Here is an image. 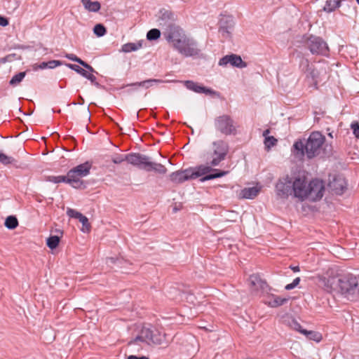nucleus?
<instances>
[{
	"instance_id": "obj_1",
	"label": "nucleus",
	"mask_w": 359,
	"mask_h": 359,
	"mask_svg": "<svg viewBox=\"0 0 359 359\" xmlns=\"http://www.w3.org/2000/svg\"><path fill=\"white\" fill-rule=\"evenodd\" d=\"M163 36L181 55L185 57H199L201 55V49L198 43L194 39L188 37L180 27L169 25L163 32Z\"/></svg>"
},
{
	"instance_id": "obj_2",
	"label": "nucleus",
	"mask_w": 359,
	"mask_h": 359,
	"mask_svg": "<svg viewBox=\"0 0 359 359\" xmlns=\"http://www.w3.org/2000/svg\"><path fill=\"white\" fill-rule=\"evenodd\" d=\"M318 284L328 292H336L344 294H353L358 287L357 278L351 275H334L327 272L325 275L318 276Z\"/></svg>"
},
{
	"instance_id": "obj_3",
	"label": "nucleus",
	"mask_w": 359,
	"mask_h": 359,
	"mask_svg": "<svg viewBox=\"0 0 359 359\" xmlns=\"http://www.w3.org/2000/svg\"><path fill=\"white\" fill-rule=\"evenodd\" d=\"M111 161L116 164L126 161L128 163L147 172L154 171L161 175L167 172V168L163 165L153 162L150 157L140 153H130L125 156L116 154L111 158Z\"/></svg>"
},
{
	"instance_id": "obj_4",
	"label": "nucleus",
	"mask_w": 359,
	"mask_h": 359,
	"mask_svg": "<svg viewBox=\"0 0 359 359\" xmlns=\"http://www.w3.org/2000/svg\"><path fill=\"white\" fill-rule=\"evenodd\" d=\"M325 141V136L320 132L316 131L310 134L306 143L298 140L293 144V153L298 157H302L304 154L309 158H312L320 154L323 144Z\"/></svg>"
},
{
	"instance_id": "obj_5",
	"label": "nucleus",
	"mask_w": 359,
	"mask_h": 359,
	"mask_svg": "<svg viewBox=\"0 0 359 359\" xmlns=\"http://www.w3.org/2000/svg\"><path fill=\"white\" fill-rule=\"evenodd\" d=\"M167 341L166 334L156 329L143 327L138 336L135 339L130 341V346L140 345V343H144L147 345L156 344L160 345Z\"/></svg>"
},
{
	"instance_id": "obj_6",
	"label": "nucleus",
	"mask_w": 359,
	"mask_h": 359,
	"mask_svg": "<svg viewBox=\"0 0 359 359\" xmlns=\"http://www.w3.org/2000/svg\"><path fill=\"white\" fill-rule=\"evenodd\" d=\"M90 168L91 165L86 162L71 169L67 175V184L74 188H81L83 185V181L81 179L90 173Z\"/></svg>"
},
{
	"instance_id": "obj_7",
	"label": "nucleus",
	"mask_w": 359,
	"mask_h": 359,
	"mask_svg": "<svg viewBox=\"0 0 359 359\" xmlns=\"http://www.w3.org/2000/svg\"><path fill=\"white\" fill-rule=\"evenodd\" d=\"M211 166L212 165H201L195 168H190L191 173H192V180L196 179L199 177H203L200 180L201 182H205L215 178L222 177L229 173V171L212 169Z\"/></svg>"
},
{
	"instance_id": "obj_8",
	"label": "nucleus",
	"mask_w": 359,
	"mask_h": 359,
	"mask_svg": "<svg viewBox=\"0 0 359 359\" xmlns=\"http://www.w3.org/2000/svg\"><path fill=\"white\" fill-rule=\"evenodd\" d=\"M306 47L312 54L327 55L329 48L327 43L320 37L311 35L304 41Z\"/></svg>"
},
{
	"instance_id": "obj_9",
	"label": "nucleus",
	"mask_w": 359,
	"mask_h": 359,
	"mask_svg": "<svg viewBox=\"0 0 359 359\" xmlns=\"http://www.w3.org/2000/svg\"><path fill=\"white\" fill-rule=\"evenodd\" d=\"M215 126L221 133L229 135L236 133V125L233 118L226 114L218 116L215 120Z\"/></svg>"
},
{
	"instance_id": "obj_10",
	"label": "nucleus",
	"mask_w": 359,
	"mask_h": 359,
	"mask_svg": "<svg viewBox=\"0 0 359 359\" xmlns=\"http://www.w3.org/2000/svg\"><path fill=\"white\" fill-rule=\"evenodd\" d=\"M293 196L301 201L306 198V189L309 184L306 178L304 175L293 174L292 175Z\"/></svg>"
},
{
	"instance_id": "obj_11",
	"label": "nucleus",
	"mask_w": 359,
	"mask_h": 359,
	"mask_svg": "<svg viewBox=\"0 0 359 359\" xmlns=\"http://www.w3.org/2000/svg\"><path fill=\"white\" fill-rule=\"evenodd\" d=\"M292 184V175L279 178L275 187L277 196L286 199L290 195H293Z\"/></svg>"
},
{
	"instance_id": "obj_12",
	"label": "nucleus",
	"mask_w": 359,
	"mask_h": 359,
	"mask_svg": "<svg viewBox=\"0 0 359 359\" xmlns=\"http://www.w3.org/2000/svg\"><path fill=\"white\" fill-rule=\"evenodd\" d=\"M229 151V146L222 140L215 141L212 143V159L210 163L212 166H217L224 160Z\"/></svg>"
},
{
	"instance_id": "obj_13",
	"label": "nucleus",
	"mask_w": 359,
	"mask_h": 359,
	"mask_svg": "<svg viewBox=\"0 0 359 359\" xmlns=\"http://www.w3.org/2000/svg\"><path fill=\"white\" fill-rule=\"evenodd\" d=\"M324 189L325 187L321 180H313L311 181L306 189V198L313 201L320 199L323 196Z\"/></svg>"
},
{
	"instance_id": "obj_14",
	"label": "nucleus",
	"mask_w": 359,
	"mask_h": 359,
	"mask_svg": "<svg viewBox=\"0 0 359 359\" xmlns=\"http://www.w3.org/2000/svg\"><path fill=\"white\" fill-rule=\"evenodd\" d=\"M251 290L255 293H263L268 289L266 282L262 280L258 274H252L249 278Z\"/></svg>"
},
{
	"instance_id": "obj_15",
	"label": "nucleus",
	"mask_w": 359,
	"mask_h": 359,
	"mask_svg": "<svg viewBox=\"0 0 359 359\" xmlns=\"http://www.w3.org/2000/svg\"><path fill=\"white\" fill-rule=\"evenodd\" d=\"M228 64L238 68H244L247 67L246 62L243 61L241 56L235 54L226 55L219 61V65L220 66H226Z\"/></svg>"
},
{
	"instance_id": "obj_16",
	"label": "nucleus",
	"mask_w": 359,
	"mask_h": 359,
	"mask_svg": "<svg viewBox=\"0 0 359 359\" xmlns=\"http://www.w3.org/2000/svg\"><path fill=\"white\" fill-rule=\"evenodd\" d=\"M191 173V169H185L182 170H177L176 172H172L169 175V179L170 181L175 184H180L185 181L192 180Z\"/></svg>"
},
{
	"instance_id": "obj_17",
	"label": "nucleus",
	"mask_w": 359,
	"mask_h": 359,
	"mask_svg": "<svg viewBox=\"0 0 359 359\" xmlns=\"http://www.w3.org/2000/svg\"><path fill=\"white\" fill-rule=\"evenodd\" d=\"M328 186L334 194L341 195L346 189V182L344 177L338 176L334 177L333 180L329 182Z\"/></svg>"
},
{
	"instance_id": "obj_18",
	"label": "nucleus",
	"mask_w": 359,
	"mask_h": 359,
	"mask_svg": "<svg viewBox=\"0 0 359 359\" xmlns=\"http://www.w3.org/2000/svg\"><path fill=\"white\" fill-rule=\"evenodd\" d=\"M184 86L190 90H192L197 93H205L206 95L213 94L215 92L206 87L202 86L199 85L198 83L194 82L192 81H184Z\"/></svg>"
},
{
	"instance_id": "obj_19",
	"label": "nucleus",
	"mask_w": 359,
	"mask_h": 359,
	"mask_svg": "<svg viewBox=\"0 0 359 359\" xmlns=\"http://www.w3.org/2000/svg\"><path fill=\"white\" fill-rule=\"evenodd\" d=\"M233 26V20L231 17L227 18L225 21L224 19H222L220 21V27L219 28V32L224 38H227L230 36L231 29Z\"/></svg>"
},
{
	"instance_id": "obj_20",
	"label": "nucleus",
	"mask_w": 359,
	"mask_h": 359,
	"mask_svg": "<svg viewBox=\"0 0 359 359\" xmlns=\"http://www.w3.org/2000/svg\"><path fill=\"white\" fill-rule=\"evenodd\" d=\"M162 82H163V81H161L160 79H147V80L140 81V82H135V83H130V84L126 85V86L144 87L145 88H149V87H151L152 86L153 83H160ZM124 87H126V86H124L123 88H124Z\"/></svg>"
},
{
	"instance_id": "obj_21",
	"label": "nucleus",
	"mask_w": 359,
	"mask_h": 359,
	"mask_svg": "<svg viewBox=\"0 0 359 359\" xmlns=\"http://www.w3.org/2000/svg\"><path fill=\"white\" fill-rule=\"evenodd\" d=\"M85 8L89 12H97L100 9V4L97 1H92L91 0H81Z\"/></svg>"
},
{
	"instance_id": "obj_22",
	"label": "nucleus",
	"mask_w": 359,
	"mask_h": 359,
	"mask_svg": "<svg viewBox=\"0 0 359 359\" xmlns=\"http://www.w3.org/2000/svg\"><path fill=\"white\" fill-rule=\"evenodd\" d=\"M301 65L302 66L305 65L306 67V72H307L306 77H308V78L311 77L312 79V81L316 85L318 83V81L316 79L317 76H318V72L316 69H312L311 67H309L308 60H302Z\"/></svg>"
},
{
	"instance_id": "obj_23",
	"label": "nucleus",
	"mask_w": 359,
	"mask_h": 359,
	"mask_svg": "<svg viewBox=\"0 0 359 359\" xmlns=\"http://www.w3.org/2000/svg\"><path fill=\"white\" fill-rule=\"evenodd\" d=\"M259 191V189L255 187L245 188L243 190H241V196L242 198H244L252 199V198H255L257 196Z\"/></svg>"
},
{
	"instance_id": "obj_24",
	"label": "nucleus",
	"mask_w": 359,
	"mask_h": 359,
	"mask_svg": "<svg viewBox=\"0 0 359 359\" xmlns=\"http://www.w3.org/2000/svg\"><path fill=\"white\" fill-rule=\"evenodd\" d=\"M65 57L70 60L78 62L89 72H94V69L90 65L78 57L76 55L72 53H66Z\"/></svg>"
},
{
	"instance_id": "obj_25",
	"label": "nucleus",
	"mask_w": 359,
	"mask_h": 359,
	"mask_svg": "<svg viewBox=\"0 0 359 359\" xmlns=\"http://www.w3.org/2000/svg\"><path fill=\"white\" fill-rule=\"evenodd\" d=\"M287 302V299L282 298L279 296L272 295L269 297L268 304L271 307H277L281 306Z\"/></svg>"
},
{
	"instance_id": "obj_26",
	"label": "nucleus",
	"mask_w": 359,
	"mask_h": 359,
	"mask_svg": "<svg viewBox=\"0 0 359 359\" xmlns=\"http://www.w3.org/2000/svg\"><path fill=\"white\" fill-rule=\"evenodd\" d=\"M341 5V1L339 0H327L323 7V11L327 13L334 11L337 8Z\"/></svg>"
},
{
	"instance_id": "obj_27",
	"label": "nucleus",
	"mask_w": 359,
	"mask_h": 359,
	"mask_svg": "<svg viewBox=\"0 0 359 359\" xmlns=\"http://www.w3.org/2000/svg\"><path fill=\"white\" fill-rule=\"evenodd\" d=\"M142 46V42L138 43H127L123 44L121 50L124 53H130L140 49Z\"/></svg>"
},
{
	"instance_id": "obj_28",
	"label": "nucleus",
	"mask_w": 359,
	"mask_h": 359,
	"mask_svg": "<svg viewBox=\"0 0 359 359\" xmlns=\"http://www.w3.org/2000/svg\"><path fill=\"white\" fill-rule=\"evenodd\" d=\"M300 333L304 334L307 339L317 342L322 339L321 334L316 331L300 330Z\"/></svg>"
},
{
	"instance_id": "obj_29",
	"label": "nucleus",
	"mask_w": 359,
	"mask_h": 359,
	"mask_svg": "<svg viewBox=\"0 0 359 359\" xmlns=\"http://www.w3.org/2000/svg\"><path fill=\"white\" fill-rule=\"evenodd\" d=\"M18 225V221L15 216H8L5 221V226L8 229H14Z\"/></svg>"
},
{
	"instance_id": "obj_30",
	"label": "nucleus",
	"mask_w": 359,
	"mask_h": 359,
	"mask_svg": "<svg viewBox=\"0 0 359 359\" xmlns=\"http://www.w3.org/2000/svg\"><path fill=\"white\" fill-rule=\"evenodd\" d=\"M60 243V238L57 236H50L47 239V245L50 249H55L57 247Z\"/></svg>"
},
{
	"instance_id": "obj_31",
	"label": "nucleus",
	"mask_w": 359,
	"mask_h": 359,
	"mask_svg": "<svg viewBox=\"0 0 359 359\" xmlns=\"http://www.w3.org/2000/svg\"><path fill=\"white\" fill-rule=\"evenodd\" d=\"M66 66L68 67L69 69L75 71L78 74H81L83 77L87 76V74L88 73V71L81 68L79 65H73V64H66Z\"/></svg>"
},
{
	"instance_id": "obj_32",
	"label": "nucleus",
	"mask_w": 359,
	"mask_h": 359,
	"mask_svg": "<svg viewBox=\"0 0 359 359\" xmlns=\"http://www.w3.org/2000/svg\"><path fill=\"white\" fill-rule=\"evenodd\" d=\"M25 75H26L25 72H20V73L15 74L11 79L10 84L12 86L18 85L25 78Z\"/></svg>"
},
{
	"instance_id": "obj_33",
	"label": "nucleus",
	"mask_w": 359,
	"mask_h": 359,
	"mask_svg": "<svg viewBox=\"0 0 359 359\" xmlns=\"http://www.w3.org/2000/svg\"><path fill=\"white\" fill-rule=\"evenodd\" d=\"M46 180L50 182L53 183H60V182H65L67 183V176H48L46 177Z\"/></svg>"
},
{
	"instance_id": "obj_34",
	"label": "nucleus",
	"mask_w": 359,
	"mask_h": 359,
	"mask_svg": "<svg viewBox=\"0 0 359 359\" xmlns=\"http://www.w3.org/2000/svg\"><path fill=\"white\" fill-rule=\"evenodd\" d=\"M161 36V32L158 29H151L147 34V38L149 41L156 40Z\"/></svg>"
},
{
	"instance_id": "obj_35",
	"label": "nucleus",
	"mask_w": 359,
	"mask_h": 359,
	"mask_svg": "<svg viewBox=\"0 0 359 359\" xmlns=\"http://www.w3.org/2000/svg\"><path fill=\"white\" fill-rule=\"evenodd\" d=\"M93 32L96 36L100 37L107 33V29L102 24H97L93 28Z\"/></svg>"
},
{
	"instance_id": "obj_36",
	"label": "nucleus",
	"mask_w": 359,
	"mask_h": 359,
	"mask_svg": "<svg viewBox=\"0 0 359 359\" xmlns=\"http://www.w3.org/2000/svg\"><path fill=\"white\" fill-rule=\"evenodd\" d=\"M79 222L82 224L81 231L83 232H88L90 230L91 226L88 222V219L86 216H83L81 219H79Z\"/></svg>"
},
{
	"instance_id": "obj_37",
	"label": "nucleus",
	"mask_w": 359,
	"mask_h": 359,
	"mask_svg": "<svg viewBox=\"0 0 359 359\" xmlns=\"http://www.w3.org/2000/svg\"><path fill=\"white\" fill-rule=\"evenodd\" d=\"M173 13L168 10L162 9L160 11V18L163 20H169L173 19Z\"/></svg>"
},
{
	"instance_id": "obj_38",
	"label": "nucleus",
	"mask_w": 359,
	"mask_h": 359,
	"mask_svg": "<svg viewBox=\"0 0 359 359\" xmlns=\"http://www.w3.org/2000/svg\"><path fill=\"white\" fill-rule=\"evenodd\" d=\"M67 215L72 218H75L79 220L83 215H82L81 212H78L76 210L72 209V208H67Z\"/></svg>"
},
{
	"instance_id": "obj_39",
	"label": "nucleus",
	"mask_w": 359,
	"mask_h": 359,
	"mask_svg": "<svg viewBox=\"0 0 359 359\" xmlns=\"http://www.w3.org/2000/svg\"><path fill=\"white\" fill-rule=\"evenodd\" d=\"M276 142L277 140L273 136L266 137L264 139V144L268 149H269L271 147L276 145Z\"/></svg>"
},
{
	"instance_id": "obj_40",
	"label": "nucleus",
	"mask_w": 359,
	"mask_h": 359,
	"mask_svg": "<svg viewBox=\"0 0 359 359\" xmlns=\"http://www.w3.org/2000/svg\"><path fill=\"white\" fill-rule=\"evenodd\" d=\"M14 158L11 156H6V154L0 152V162L7 165L14 162Z\"/></svg>"
},
{
	"instance_id": "obj_41",
	"label": "nucleus",
	"mask_w": 359,
	"mask_h": 359,
	"mask_svg": "<svg viewBox=\"0 0 359 359\" xmlns=\"http://www.w3.org/2000/svg\"><path fill=\"white\" fill-rule=\"evenodd\" d=\"M299 282H300V278L297 277L295 279H294L292 283L286 285L285 287V289L286 290H291L294 289L295 287H297L299 285Z\"/></svg>"
},
{
	"instance_id": "obj_42",
	"label": "nucleus",
	"mask_w": 359,
	"mask_h": 359,
	"mask_svg": "<svg viewBox=\"0 0 359 359\" xmlns=\"http://www.w3.org/2000/svg\"><path fill=\"white\" fill-rule=\"evenodd\" d=\"M351 128L353 131V134L356 138L359 139V125L358 123H352Z\"/></svg>"
},
{
	"instance_id": "obj_43",
	"label": "nucleus",
	"mask_w": 359,
	"mask_h": 359,
	"mask_svg": "<svg viewBox=\"0 0 359 359\" xmlns=\"http://www.w3.org/2000/svg\"><path fill=\"white\" fill-rule=\"evenodd\" d=\"M48 62V67L49 69H53L57 66H60L62 64V62L60 60H50L47 62Z\"/></svg>"
},
{
	"instance_id": "obj_44",
	"label": "nucleus",
	"mask_w": 359,
	"mask_h": 359,
	"mask_svg": "<svg viewBox=\"0 0 359 359\" xmlns=\"http://www.w3.org/2000/svg\"><path fill=\"white\" fill-rule=\"evenodd\" d=\"M290 326L295 330L300 332V330H305L304 329H302V326L297 321L293 320Z\"/></svg>"
},
{
	"instance_id": "obj_45",
	"label": "nucleus",
	"mask_w": 359,
	"mask_h": 359,
	"mask_svg": "<svg viewBox=\"0 0 359 359\" xmlns=\"http://www.w3.org/2000/svg\"><path fill=\"white\" fill-rule=\"evenodd\" d=\"M90 72H88V73L87 74V76H86L85 78L90 80L93 83L97 85L98 83L96 82V77Z\"/></svg>"
},
{
	"instance_id": "obj_46",
	"label": "nucleus",
	"mask_w": 359,
	"mask_h": 359,
	"mask_svg": "<svg viewBox=\"0 0 359 359\" xmlns=\"http://www.w3.org/2000/svg\"><path fill=\"white\" fill-rule=\"evenodd\" d=\"M8 25V20L6 18L2 17V16L0 15V25L3 26V27H5V26H6Z\"/></svg>"
},
{
	"instance_id": "obj_47",
	"label": "nucleus",
	"mask_w": 359,
	"mask_h": 359,
	"mask_svg": "<svg viewBox=\"0 0 359 359\" xmlns=\"http://www.w3.org/2000/svg\"><path fill=\"white\" fill-rule=\"evenodd\" d=\"M48 65L47 62H43L39 65V68L41 69H46L48 68Z\"/></svg>"
},
{
	"instance_id": "obj_48",
	"label": "nucleus",
	"mask_w": 359,
	"mask_h": 359,
	"mask_svg": "<svg viewBox=\"0 0 359 359\" xmlns=\"http://www.w3.org/2000/svg\"><path fill=\"white\" fill-rule=\"evenodd\" d=\"M128 359H149V358L146 356L137 357L135 355H130V356H128Z\"/></svg>"
},
{
	"instance_id": "obj_49",
	"label": "nucleus",
	"mask_w": 359,
	"mask_h": 359,
	"mask_svg": "<svg viewBox=\"0 0 359 359\" xmlns=\"http://www.w3.org/2000/svg\"><path fill=\"white\" fill-rule=\"evenodd\" d=\"M290 268L294 271V272H299L300 271V269L298 266H290Z\"/></svg>"
},
{
	"instance_id": "obj_50",
	"label": "nucleus",
	"mask_w": 359,
	"mask_h": 359,
	"mask_svg": "<svg viewBox=\"0 0 359 359\" xmlns=\"http://www.w3.org/2000/svg\"><path fill=\"white\" fill-rule=\"evenodd\" d=\"M115 261H116L115 259L113 257H109L107 259V263L110 262V263L114 264V263H115Z\"/></svg>"
},
{
	"instance_id": "obj_51",
	"label": "nucleus",
	"mask_w": 359,
	"mask_h": 359,
	"mask_svg": "<svg viewBox=\"0 0 359 359\" xmlns=\"http://www.w3.org/2000/svg\"><path fill=\"white\" fill-rule=\"evenodd\" d=\"M269 133V130L267 129V130H265L263 133V135L266 137H268L267 135Z\"/></svg>"
},
{
	"instance_id": "obj_52",
	"label": "nucleus",
	"mask_w": 359,
	"mask_h": 359,
	"mask_svg": "<svg viewBox=\"0 0 359 359\" xmlns=\"http://www.w3.org/2000/svg\"><path fill=\"white\" fill-rule=\"evenodd\" d=\"M329 136H330V137H332V133H329Z\"/></svg>"
},
{
	"instance_id": "obj_53",
	"label": "nucleus",
	"mask_w": 359,
	"mask_h": 359,
	"mask_svg": "<svg viewBox=\"0 0 359 359\" xmlns=\"http://www.w3.org/2000/svg\"><path fill=\"white\" fill-rule=\"evenodd\" d=\"M357 3L359 4V0H356Z\"/></svg>"
}]
</instances>
